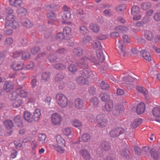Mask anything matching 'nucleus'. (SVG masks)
<instances>
[{"instance_id":"1","label":"nucleus","mask_w":160,"mask_h":160,"mask_svg":"<svg viewBox=\"0 0 160 160\" xmlns=\"http://www.w3.org/2000/svg\"><path fill=\"white\" fill-rule=\"evenodd\" d=\"M56 99L58 105L62 108H65L68 105V99L66 96L63 94H57L56 97Z\"/></svg>"},{"instance_id":"2","label":"nucleus","mask_w":160,"mask_h":160,"mask_svg":"<svg viewBox=\"0 0 160 160\" xmlns=\"http://www.w3.org/2000/svg\"><path fill=\"white\" fill-rule=\"evenodd\" d=\"M89 61L93 62L95 64H98V65H103L102 64L103 63V62H104V61H102V62H101L99 61V62L97 63L95 58L92 57L90 58H88L84 57L80 58L78 60V64L79 65H82L84 68H87L88 67V62Z\"/></svg>"},{"instance_id":"3","label":"nucleus","mask_w":160,"mask_h":160,"mask_svg":"<svg viewBox=\"0 0 160 160\" xmlns=\"http://www.w3.org/2000/svg\"><path fill=\"white\" fill-rule=\"evenodd\" d=\"M97 126L98 128H102L108 125V121L106 115L103 113L98 114L96 116Z\"/></svg>"},{"instance_id":"4","label":"nucleus","mask_w":160,"mask_h":160,"mask_svg":"<svg viewBox=\"0 0 160 160\" xmlns=\"http://www.w3.org/2000/svg\"><path fill=\"white\" fill-rule=\"evenodd\" d=\"M51 120L53 125L55 126L59 125L61 123L62 118L60 114L55 112L51 115Z\"/></svg>"},{"instance_id":"5","label":"nucleus","mask_w":160,"mask_h":160,"mask_svg":"<svg viewBox=\"0 0 160 160\" xmlns=\"http://www.w3.org/2000/svg\"><path fill=\"white\" fill-rule=\"evenodd\" d=\"M125 131L123 128L120 127H117L114 128L110 132V137L116 138L118 137L119 135L123 134Z\"/></svg>"},{"instance_id":"6","label":"nucleus","mask_w":160,"mask_h":160,"mask_svg":"<svg viewBox=\"0 0 160 160\" xmlns=\"http://www.w3.org/2000/svg\"><path fill=\"white\" fill-rule=\"evenodd\" d=\"M140 8L137 6H134L131 9V14L133 16V19L138 20L141 18V16L139 14Z\"/></svg>"},{"instance_id":"7","label":"nucleus","mask_w":160,"mask_h":160,"mask_svg":"<svg viewBox=\"0 0 160 160\" xmlns=\"http://www.w3.org/2000/svg\"><path fill=\"white\" fill-rule=\"evenodd\" d=\"M116 49L119 54L121 57L125 56L126 54L125 48L123 42L121 41H118V43L116 44Z\"/></svg>"},{"instance_id":"8","label":"nucleus","mask_w":160,"mask_h":160,"mask_svg":"<svg viewBox=\"0 0 160 160\" xmlns=\"http://www.w3.org/2000/svg\"><path fill=\"white\" fill-rule=\"evenodd\" d=\"M11 67L14 71H19L24 69V63L22 62H14L11 64Z\"/></svg>"},{"instance_id":"9","label":"nucleus","mask_w":160,"mask_h":160,"mask_svg":"<svg viewBox=\"0 0 160 160\" xmlns=\"http://www.w3.org/2000/svg\"><path fill=\"white\" fill-rule=\"evenodd\" d=\"M77 63L78 66H81V68L86 69H84L82 71H81L80 73L82 75L87 78H89L90 77H92L93 74L92 72L88 69V67L87 68H84L82 65H79L78 64V61H77Z\"/></svg>"},{"instance_id":"10","label":"nucleus","mask_w":160,"mask_h":160,"mask_svg":"<svg viewBox=\"0 0 160 160\" xmlns=\"http://www.w3.org/2000/svg\"><path fill=\"white\" fill-rule=\"evenodd\" d=\"M65 146L57 145L53 143H51L49 144V147L51 149H55L56 151L61 154H62L65 152V149H63V147Z\"/></svg>"},{"instance_id":"11","label":"nucleus","mask_w":160,"mask_h":160,"mask_svg":"<svg viewBox=\"0 0 160 160\" xmlns=\"http://www.w3.org/2000/svg\"><path fill=\"white\" fill-rule=\"evenodd\" d=\"M84 106V102L82 100L79 98H77L74 101V106L76 109L80 110Z\"/></svg>"},{"instance_id":"12","label":"nucleus","mask_w":160,"mask_h":160,"mask_svg":"<svg viewBox=\"0 0 160 160\" xmlns=\"http://www.w3.org/2000/svg\"><path fill=\"white\" fill-rule=\"evenodd\" d=\"M41 116V111L40 109L37 108L34 110L33 115H32L34 121L38 122L40 120Z\"/></svg>"},{"instance_id":"13","label":"nucleus","mask_w":160,"mask_h":160,"mask_svg":"<svg viewBox=\"0 0 160 160\" xmlns=\"http://www.w3.org/2000/svg\"><path fill=\"white\" fill-rule=\"evenodd\" d=\"M150 154L151 158L154 160H158L160 156V152H158V150L152 148L150 149Z\"/></svg>"},{"instance_id":"14","label":"nucleus","mask_w":160,"mask_h":160,"mask_svg":"<svg viewBox=\"0 0 160 160\" xmlns=\"http://www.w3.org/2000/svg\"><path fill=\"white\" fill-rule=\"evenodd\" d=\"M141 55L146 60L150 61L151 60L150 53L145 49H142L140 51Z\"/></svg>"},{"instance_id":"15","label":"nucleus","mask_w":160,"mask_h":160,"mask_svg":"<svg viewBox=\"0 0 160 160\" xmlns=\"http://www.w3.org/2000/svg\"><path fill=\"white\" fill-rule=\"evenodd\" d=\"M9 4L14 7H18L22 6V0H9Z\"/></svg>"},{"instance_id":"16","label":"nucleus","mask_w":160,"mask_h":160,"mask_svg":"<svg viewBox=\"0 0 160 160\" xmlns=\"http://www.w3.org/2000/svg\"><path fill=\"white\" fill-rule=\"evenodd\" d=\"M81 155L82 156V157L86 160H90L91 158V156L88 151L86 149H82L80 151Z\"/></svg>"},{"instance_id":"17","label":"nucleus","mask_w":160,"mask_h":160,"mask_svg":"<svg viewBox=\"0 0 160 160\" xmlns=\"http://www.w3.org/2000/svg\"><path fill=\"white\" fill-rule=\"evenodd\" d=\"M5 128L8 130H11L14 127V124L12 121L10 120H6L4 122Z\"/></svg>"},{"instance_id":"18","label":"nucleus","mask_w":160,"mask_h":160,"mask_svg":"<svg viewBox=\"0 0 160 160\" xmlns=\"http://www.w3.org/2000/svg\"><path fill=\"white\" fill-rule=\"evenodd\" d=\"M24 120L29 122H31L34 120L32 114L30 112L27 111L24 112Z\"/></svg>"},{"instance_id":"19","label":"nucleus","mask_w":160,"mask_h":160,"mask_svg":"<svg viewBox=\"0 0 160 160\" xmlns=\"http://www.w3.org/2000/svg\"><path fill=\"white\" fill-rule=\"evenodd\" d=\"M90 105L92 107L96 108L98 107L99 104V100L96 97H92L89 100Z\"/></svg>"},{"instance_id":"20","label":"nucleus","mask_w":160,"mask_h":160,"mask_svg":"<svg viewBox=\"0 0 160 160\" xmlns=\"http://www.w3.org/2000/svg\"><path fill=\"white\" fill-rule=\"evenodd\" d=\"M13 84L12 82L9 81L5 82L4 85V89L5 91L8 92L13 89Z\"/></svg>"},{"instance_id":"21","label":"nucleus","mask_w":160,"mask_h":160,"mask_svg":"<svg viewBox=\"0 0 160 160\" xmlns=\"http://www.w3.org/2000/svg\"><path fill=\"white\" fill-rule=\"evenodd\" d=\"M14 18L15 16L12 14L7 15L6 19L7 21L5 24V28H7L9 27V24H10V22L12 21Z\"/></svg>"},{"instance_id":"22","label":"nucleus","mask_w":160,"mask_h":160,"mask_svg":"<svg viewBox=\"0 0 160 160\" xmlns=\"http://www.w3.org/2000/svg\"><path fill=\"white\" fill-rule=\"evenodd\" d=\"M144 37L147 40L151 41L153 40V33L151 31L147 30L144 32Z\"/></svg>"},{"instance_id":"23","label":"nucleus","mask_w":160,"mask_h":160,"mask_svg":"<svg viewBox=\"0 0 160 160\" xmlns=\"http://www.w3.org/2000/svg\"><path fill=\"white\" fill-rule=\"evenodd\" d=\"M145 109L144 104L143 103H139L138 105L136 112L138 114H140L144 112Z\"/></svg>"},{"instance_id":"24","label":"nucleus","mask_w":160,"mask_h":160,"mask_svg":"<svg viewBox=\"0 0 160 160\" xmlns=\"http://www.w3.org/2000/svg\"><path fill=\"white\" fill-rule=\"evenodd\" d=\"M56 140L57 142V145L65 146V140L60 136L58 135L56 136Z\"/></svg>"},{"instance_id":"25","label":"nucleus","mask_w":160,"mask_h":160,"mask_svg":"<svg viewBox=\"0 0 160 160\" xmlns=\"http://www.w3.org/2000/svg\"><path fill=\"white\" fill-rule=\"evenodd\" d=\"M47 16L49 19L48 23L49 24H52L56 17L55 14L52 12H49L48 13Z\"/></svg>"},{"instance_id":"26","label":"nucleus","mask_w":160,"mask_h":160,"mask_svg":"<svg viewBox=\"0 0 160 160\" xmlns=\"http://www.w3.org/2000/svg\"><path fill=\"white\" fill-rule=\"evenodd\" d=\"M96 55L97 58H98L99 61H100L101 62H102V61H104L105 60L104 56L103 53L101 49L97 50Z\"/></svg>"},{"instance_id":"27","label":"nucleus","mask_w":160,"mask_h":160,"mask_svg":"<svg viewBox=\"0 0 160 160\" xmlns=\"http://www.w3.org/2000/svg\"><path fill=\"white\" fill-rule=\"evenodd\" d=\"M22 22L24 26L28 28H30L32 26V22L30 20L27 18L22 19Z\"/></svg>"},{"instance_id":"28","label":"nucleus","mask_w":160,"mask_h":160,"mask_svg":"<svg viewBox=\"0 0 160 160\" xmlns=\"http://www.w3.org/2000/svg\"><path fill=\"white\" fill-rule=\"evenodd\" d=\"M142 122L141 119L140 118L135 119L132 123L131 127L132 128H136L141 124Z\"/></svg>"},{"instance_id":"29","label":"nucleus","mask_w":160,"mask_h":160,"mask_svg":"<svg viewBox=\"0 0 160 160\" xmlns=\"http://www.w3.org/2000/svg\"><path fill=\"white\" fill-rule=\"evenodd\" d=\"M71 16V13L70 11H63V14L62 15V18L63 20H67L70 18Z\"/></svg>"},{"instance_id":"30","label":"nucleus","mask_w":160,"mask_h":160,"mask_svg":"<svg viewBox=\"0 0 160 160\" xmlns=\"http://www.w3.org/2000/svg\"><path fill=\"white\" fill-rule=\"evenodd\" d=\"M92 46L94 48L98 49V50H101L102 48V46L101 45L100 42L97 41H92L91 42Z\"/></svg>"},{"instance_id":"31","label":"nucleus","mask_w":160,"mask_h":160,"mask_svg":"<svg viewBox=\"0 0 160 160\" xmlns=\"http://www.w3.org/2000/svg\"><path fill=\"white\" fill-rule=\"evenodd\" d=\"M90 28L92 32H98L100 30V27L99 25L96 23H91L90 25Z\"/></svg>"},{"instance_id":"32","label":"nucleus","mask_w":160,"mask_h":160,"mask_svg":"<svg viewBox=\"0 0 160 160\" xmlns=\"http://www.w3.org/2000/svg\"><path fill=\"white\" fill-rule=\"evenodd\" d=\"M105 108L108 112L111 111L113 108V103L111 100L107 102L105 105Z\"/></svg>"},{"instance_id":"33","label":"nucleus","mask_w":160,"mask_h":160,"mask_svg":"<svg viewBox=\"0 0 160 160\" xmlns=\"http://www.w3.org/2000/svg\"><path fill=\"white\" fill-rule=\"evenodd\" d=\"M71 123L73 126L76 128H78L82 126V123L81 122L77 119H75L72 120Z\"/></svg>"},{"instance_id":"34","label":"nucleus","mask_w":160,"mask_h":160,"mask_svg":"<svg viewBox=\"0 0 160 160\" xmlns=\"http://www.w3.org/2000/svg\"><path fill=\"white\" fill-rule=\"evenodd\" d=\"M98 85L100 88L103 89H107L109 87L107 82L102 81L99 82Z\"/></svg>"},{"instance_id":"35","label":"nucleus","mask_w":160,"mask_h":160,"mask_svg":"<svg viewBox=\"0 0 160 160\" xmlns=\"http://www.w3.org/2000/svg\"><path fill=\"white\" fill-rule=\"evenodd\" d=\"M145 23L142 21H138L136 22L134 25L135 27L137 28V29H134L133 30V31H138L140 30L139 28L142 27Z\"/></svg>"},{"instance_id":"36","label":"nucleus","mask_w":160,"mask_h":160,"mask_svg":"<svg viewBox=\"0 0 160 160\" xmlns=\"http://www.w3.org/2000/svg\"><path fill=\"white\" fill-rule=\"evenodd\" d=\"M17 12L20 16H24L27 13L26 9L23 7H21L17 10Z\"/></svg>"},{"instance_id":"37","label":"nucleus","mask_w":160,"mask_h":160,"mask_svg":"<svg viewBox=\"0 0 160 160\" xmlns=\"http://www.w3.org/2000/svg\"><path fill=\"white\" fill-rule=\"evenodd\" d=\"M21 117L20 115L17 116L14 118L15 123L18 127H22V120L21 119Z\"/></svg>"},{"instance_id":"38","label":"nucleus","mask_w":160,"mask_h":160,"mask_svg":"<svg viewBox=\"0 0 160 160\" xmlns=\"http://www.w3.org/2000/svg\"><path fill=\"white\" fill-rule=\"evenodd\" d=\"M68 70L71 72L75 73L78 70L77 65L74 63L70 64L68 67Z\"/></svg>"},{"instance_id":"39","label":"nucleus","mask_w":160,"mask_h":160,"mask_svg":"<svg viewBox=\"0 0 160 160\" xmlns=\"http://www.w3.org/2000/svg\"><path fill=\"white\" fill-rule=\"evenodd\" d=\"M153 115L156 117H160V107H157L153 108L152 110Z\"/></svg>"},{"instance_id":"40","label":"nucleus","mask_w":160,"mask_h":160,"mask_svg":"<svg viewBox=\"0 0 160 160\" xmlns=\"http://www.w3.org/2000/svg\"><path fill=\"white\" fill-rule=\"evenodd\" d=\"M81 138L83 142H88L91 140V136L90 134L88 133H85L82 134Z\"/></svg>"},{"instance_id":"41","label":"nucleus","mask_w":160,"mask_h":160,"mask_svg":"<svg viewBox=\"0 0 160 160\" xmlns=\"http://www.w3.org/2000/svg\"><path fill=\"white\" fill-rule=\"evenodd\" d=\"M101 99L102 101H108L109 99V95L108 93L106 92H102L100 95Z\"/></svg>"},{"instance_id":"42","label":"nucleus","mask_w":160,"mask_h":160,"mask_svg":"<svg viewBox=\"0 0 160 160\" xmlns=\"http://www.w3.org/2000/svg\"><path fill=\"white\" fill-rule=\"evenodd\" d=\"M50 72H44L42 74V79L43 81H48L50 79Z\"/></svg>"},{"instance_id":"43","label":"nucleus","mask_w":160,"mask_h":160,"mask_svg":"<svg viewBox=\"0 0 160 160\" xmlns=\"http://www.w3.org/2000/svg\"><path fill=\"white\" fill-rule=\"evenodd\" d=\"M151 2H143L141 5V8L144 10H146L149 9L151 7Z\"/></svg>"},{"instance_id":"44","label":"nucleus","mask_w":160,"mask_h":160,"mask_svg":"<svg viewBox=\"0 0 160 160\" xmlns=\"http://www.w3.org/2000/svg\"><path fill=\"white\" fill-rule=\"evenodd\" d=\"M83 43L87 44L91 43L92 42V37L89 36L84 37L82 39Z\"/></svg>"},{"instance_id":"45","label":"nucleus","mask_w":160,"mask_h":160,"mask_svg":"<svg viewBox=\"0 0 160 160\" xmlns=\"http://www.w3.org/2000/svg\"><path fill=\"white\" fill-rule=\"evenodd\" d=\"M101 147L103 150L108 151L110 148L109 143L106 142H103L101 143Z\"/></svg>"},{"instance_id":"46","label":"nucleus","mask_w":160,"mask_h":160,"mask_svg":"<svg viewBox=\"0 0 160 160\" xmlns=\"http://www.w3.org/2000/svg\"><path fill=\"white\" fill-rule=\"evenodd\" d=\"M77 82L79 84L84 85L87 84L86 81L84 78L80 76L78 77L76 79Z\"/></svg>"},{"instance_id":"47","label":"nucleus","mask_w":160,"mask_h":160,"mask_svg":"<svg viewBox=\"0 0 160 160\" xmlns=\"http://www.w3.org/2000/svg\"><path fill=\"white\" fill-rule=\"evenodd\" d=\"M13 39L12 38H6L4 41V45L6 47H9L13 43Z\"/></svg>"},{"instance_id":"48","label":"nucleus","mask_w":160,"mask_h":160,"mask_svg":"<svg viewBox=\"0 0 160 160\" xmlns=\"http://www.w3.org/2000/svg\"><path fill=\"white\" fill-rule=\"evenodd\" d=\"M64 78L63 74L62 73H59L55 76V80L56 82H59L62 81Z\"/></svg>"},{"instance_id":"49","label":"nucleus","mask_w":160,"mask_h":160,"mask_svg":"<svg viewBox=\"0 0 160 160\" xmlns=\"http://www.w3.org/2000/svg\"><path fill=\"white\" fill-rule=\"evenodd\" d=\"M116 9L118 12H122L125 10V6L124 4H120L116 6Z\"/></svg>"},{"instance_id":"50","label":"nucleus","mask_w":160,"mask_h":160,"mask_svg":"<svg viewBox=\"0 0 160 160\" xmlns=\"http://www.w3.org/2000/svg\"><path fill=\"white\" fill-rule=\"evenodd\" d=\"M19 27V24L18 22L16 21H13L10 22V24H9V27L7 28H18Z\"/></svg>"},{"instance_id":"51","label":"nucleus","mask_w":160,"mask_h":160,"mask_svg":"<svg viewBox=\"0 0 160 160\" xmlns=\"http://www.w3.org/2000/svg\"><path fill=\"white\" fill-rule=\"evenodd\" d=\"M18 96V91H14L12 93H9L8 97L11 100H14L17 98V96Z\"/></svg>"},{"instance_id":"52","label":"nucleus","mask_w":160,"mask_h":160,"mask_svg":"<svg viewBox=\"0 0 160 160\" xmlns=\"http://www.w3.org/2000/svg\"><path fill=\"white\" fill-rule=\"evenodd\" d=\"M22 104V100L18 99L17 100H15L12 104L13 107L18 108Z\"/></svg>"},{"instance_id":"53","label":"nucleus","mask_w":160,"mask_h":160,"mask_svg":"<svg viewBox=\"0 0 160 160\" xmlns=\"http://www.w3.org/2000/svg\"><path fill=\"white\" fill-rule=\"evenodd\" d=\"M136 89L138 91L143 94L144 95H146L148 93V91L146 89L142 87L138 86L136 88Z\"/></svg>"},{"instance_id":"54","label":"nucleus","mask_w":160,"mask_h":160,"mask_svg":"<svg viewBox=\"0 0 160 160\" xmlns=\"http://www.w3.org/2000/svg\"><path fill=\"white\" fill-rule=\"evenodd\" d=\"M35 140V138L33 137L28 136L26 137L22 141V143L30 142L33 140Z\"/></svg>"},{"instance_id":"55","label":"nucleus","mask_w":160,"mask_h":160,"mask_svg":"<svg viewBox=\"0 0 160 160\" xmlns=\"http://www.w3.org/2000/svg\"><path fill=\"white\" fill-rule=\"evenodd\" d=\"M73 52H74L75 55L80 56L82 55L83 52L81 48H76L73 50Z\"/></svg>"},{"instance_id":"56","label":"nucleus","mask_w":160,"mask_h":160,"mask_svg":"<svg viewBox=\"0 0 160 160\" xmlns=\"http://www.w3.org/2000/svg\"><path fill=\"white\" fill-rule=\"evenodd\" d=\"M65 38V36L62 33L59 32L56 35V38L59 41L63 40Z\"/></svg>"},{"instance_id":"57","label":"nucleus","mask_w":160,"mask_h":160,"mask_svg":"<svg viewBox=\"0 0 160 160\" xmlns=\"http://www.w3.org/2000/svg\"><path fill=\"white\" fill-rule=\"evenodd\" d=\"M39 138V141L42 144L44 143L45 141L46 138V137L45 134H40L38 136Z\"/></svg>"},{"instance_id":"58","label":"nucleus","mask_w":160,"mask_h":160,"mask_svg":"<svg viewBox=\"0 0 160 160\" xmlns=\"http://www.w3.org/2000/svg\"><path fill=\"white\" fill-rule=\"evenodd\" d=\"M53 67L54 68L59 70L64 69L66 68L65 66L64 65L59 63L53 65Z\"/></svg>"},{"instance_id":"59","label":"nucleus","mask_w":160,"mask_h":160,"mask_svg":"<svg viewBox=\"0 0 160 160\" xmlns=\"http://www.w3.org/2000/svg\"><path fill=\"white\" fill-rule=\"evenodd\" d=\"M63 32L67 35H69L71 33V29L69 27H65L63 29Z\"/></svg>"},{"instance_id":"60","label":"nucleus","mask_w":160,"mask_h":160,"mask_svg":"<svg viewBox=\"0 0 160 160\" xmlns=\"http://www.w3.org/2000/svg\"><path fill=\"white\" fill-rule=\"evenodd\" d=\"M48 58L50 62H55L57 60V57L55 54H51L48 56Z\"/></svg>"},{"instance_id":"61","label":"nucleus","mask_w":160,"mask_h":160,"mask_svg":"<svg viewBox=\"0 0 160 160\" xmlns=\"http://www.w3.org/2000/svg\"><path fill=\"white\" fill-rule=\"evenodd\" d=\"M63 132L64 135L68 136L71 134V129L70 128H66L64 129Z\"/></svg>"},{"instance_id":"62","label":"nucleus","mask_w":160,"mask_h":160,"mask_svg":"<svg viewBox=\"0 0 160 160\" xmlns=\"http://www.w3.org/2000/svg\"><path fill=\"white\" fill-rule=\"evenodd\" d=\"M80 32L81 33L85 34L88 32V30L85 26H82L80 28Z\"/></svg>"},{"instance_id":"63","label":"nucleus","mask_w":160,"mask_h":160,"mask_svg":"<svg viewBox=\"0 0 160 160\" xmlns=\"http://www.w3.org/2000/svg\"><path fill=\"white\" fill-rule=\"evenodd\" d=\"M18 94L21 97L26 98L27 96V93L24 90H20L18 92Z\"/></svg>"},{"instance_id":"64","label":"nucleus","mask_w":160,"mask_h":160,"mask_svg":"<svg viewBox=\"0 0 160 160\" xmlns=\"http://www.w3.org/2000/svg\"><path fill=\"white\" fill-rule=\"evenodd\" d=\"M154 19L156 22H158L160 20V12H157L155 13L154 16Z\"/></svg>"}]
</instances>
